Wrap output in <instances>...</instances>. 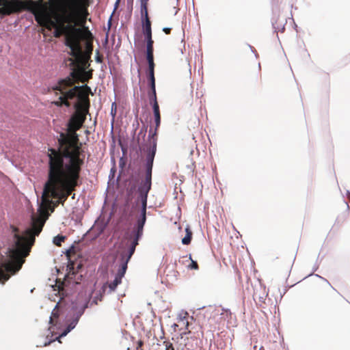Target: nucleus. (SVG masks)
<instances>
[{
    "instance_id": "obj_14",
    "label": "nucleus",
    "mask_w": 350,
    "mask_h": 350,
    "mask_svg": "<svg viewBox=\"0 0 350 350\" xmlns=\"http://www.w3.org/2000/svg\"><path fill=\"white\" fill-rule=\"evenodd\" d=\"M145 21L144 26V33L152 32L151 30V24L149 18H147Z\"/></svg>"
},
{
    "instance_id": "obj_9",
    "label": "nucleus",
    "mask_w": 350,
    "mask_h": 350,
    "mask_svg": "<svg viewBox=\"0 0 350 350\" xmlns=\"http://www.w3.org/2000/svg\"><path fill=\"white\" fill-rule=\"evenodd\" d=\"M146 58L148 63V69L154 68L153 52L146 53Z\"/></svg>"
},
{
    "instance_id": "obj_20",
    "label": "nucleus",
    "mask_w": 350,
    "mask_h": 350,
    "mask_svg": "<svg viewBox=\"0 0 350 350\" xmlns=\"http://www.w3.org/2000/svg\"><path fill=\"white\" fill-rule=\"evenodd\" d=\"M154 121H155L156 126L158 127L160 124V120H161L160 114L154 115Z\"/></svg>"
},
{
    "instance_id": "obj_19",
    "label": "nucleus",
    "mask_w": 350,
    "mask_h": 350,
    "mask_svg": "<svg viewBox=\"0 0 350 350\" xmlns=\"http://www.w3.org/2000/svg\"><path fill=\"white\" fill-rule=\"evenodd\" d=\"M153 41L146 42V53L153 52Z\"/></svg>"
},
{
    "instance_id": "obj_18",
    "label": "nucleus",
    "mask_w": 350,
    "mask_h": 350,
    "mask_svg": "<svg viewBox=\"0 0 350 350\" xmlns=\"http://www.w3.org/2000/svg\"><path fill=\"white\" fill-rule=\"evenodd\" d=\"M189 259L191 260V264L188 265V268L191 269H198V264L196 261L191 259V255H189Z\"/></svg>"
},
{
    "instance_id": "obj_23",
    "label": "nucleus",
    "mask_w": 350,
    "mask_h": 350,
    "mask_svg": "<svg viewBox=\"0 0 350 350\" xmlns=\"http://www.w3.org/2000/svg\"><path fill=\"white\" fill-rule=\"evenodd\" d=\"M170 30H171V28H170V27H164V28L163 29V31L165 33H170Z\"/></svg>"
},
{
    "instance_id": "obj_21",
    "label": "nucleus",
    "mask_w": 350,
    "mask_h": 350,
    "mask_svg": "<svg viewBox=\"0 0 350 350\" xmlns=\"http://www.w3.org/2000/svg\"><path fill=\"white\" fill-rule=\"evenodd\" d=\"M146 42L152 41V32L144 33Z\"/></svg>"
},
{
    "instance_id": "obj_7",
    "label": "nucleus",
    "mask_w": 350,
    "mask_h": 350,
    "mask_svg": "<svg viewBox=\"0 0 350 350\" xmlns=\"http://www.w3.org/2000/svg\"><path fill=\"white\" fill-rule=\"evenodd\" d=\"M148 70H149V80H150L151 90L152 92V94H156L154 68L148 69Z\"/></svg>"
},
{
    "instance_id": "obj_24",
    "label": "nucleus",
    "mask_w": 350,
    "mask_h": 350,
    "mask_svg": "<svg viewBox=\"0 0 350 350\" xmlns=\"http://www.w3.org/2000/svg\"><path fill=\"white\" fill-rule=\"evenodd\" d=\"M61 285L62 284H59V285H57V284H55V287L57 288L58 293H60V292L62 291Z\"/></svg>"
},
{
    "instance_id": "obj_28",
    "label": "nucleus",
    "mask_w": 350,
    "mask_h": 350,
    "mask_svg": "<svg viewBox=\"0 0 350 350\" xmlns=\"http://www.w3.org/2000/svg\"><path fill=\"white\" fill-rule=\"evenodd\" d=\"M70 250H67V256H68V254L70 253Z\"/></svg>"
},
{
    "instance_id": "obj_8",
    "label": "nucleus",
    "mask_w": 350,
    "mask_h": 350,
    "mask_svg": "<svg viewBox=\"0 0 350 350\" xmlns=\"http://www.w3.org/2000/svg\"><path fill=\"white\" fill-rule=\"evenodd\" d=\"M185 232H186V234L182 239V243L183 245H188L191 242V235H192L191 231L190 230L189 226L186 227Z\"/></svg>"
},
{
    "instance_id": "obj_17",
    "label": "nucleus",
    "mask_w": 350,
    "mask_h": 350,
    "mask_svg": "<svg viewBox=\"0 0 350 350\" xmlns=\"http://www.w3.org/2000/svg\"><path fill=\"white\" fill-rule=\"evenodd\" d=\"M117 105L115 102L112 103L111 107V115L112 116L113 120H114L116 115Z\"/></svg>"
},
{
    "instance_id": "obj_15",
    "label": "nucleus",
    "mask_w": 350,
    "mask_h": 350,
    "mask_svg": "<svg viewBox=\"0 0 350 350\" xmlns=\"http://www.w3.org/2000/svg\"><path fill=\"white\" fill-rule=\"evenodd\" d=\"M59 302L55 305V308H53L51 315L50 317L49 322L50 323H52L53 322V319L57 318L58 317V310H57V308L58 306Z\"/></svg>"
},
{
    "instance_id": "obj_1",
    "label": "nucleus",
    "mask_w": 350,
    "mask_h": 350,
    "mask_svg": "<svg viewBox=\"0 0 350 350\" xmlns=\"http://www.w3.org/2000/svg\"><path fill=\"white\" fill-rule=\"evenodd\" d=\"M89 31H54V36L59 38L64 35L66 45L69 47V65L71 66V77H66L53 87L59 92V100L54 102L57 106L63 104L69 107L73 105L75 113L68 124V133H61L58 139L60 148H50L48 151L49 174L45 183L41 200L36 213L31 215L30 226L22 235L15 234L14 245L8 251V258L0 264V283L4 284L11 274L18 271L24 263V258L30 251L35 237L42 231L45 221L53 212L55 206L63 202L77 185L83 161L79 158V148L77 146L75 131L83 123L88 111V94L90 88L87 85L75 86L68 89L74 81L84 82L92 77L90 70H87L92 48L84 52L81 40L88 38Z\"/></svg>"
},
{
    "instance_id": "obj_2",
    "label": "nucleus",
    "mask_w": 350,
    "mask_h": 350,
    "mask_svg": "<svg viewBox=\"0 0 350 350\" xmlns=\"http://www.w3.org/2000/svg\"><path fill=\"white\" fill-rule=\"evenodd\" d=\"M88 301V297H85L82 300L77 303H72V307L71 308V312L73 314L74 317L72 318L71 322L68 324L66 329L57 337L52 340H49L48 342H44V346H46L49 345L52 341L55 340H58L61 337H64L67 335L71 330H72L78 323L79 319L80 317L83 314L85 309L87 307Z\"/></svg>"
},
{
    "instance_id": "obj_26",
    "label": "nucleus",
    "mask_w": 350,
    "mask_h": 350,
    "mask_svg": "<svg viewBox=\"0 0 350 350\" xmlns=\"http://www.w3.org/2000/svg\"><path fill=\"white\" fill-rule=\"evenodd\" d=\"M166 350H174L172 347V345H170L169 346L166 345Z\"/></svg>"
},
{
    "instance_id": "obj_27",
    "label": "nucleus",
    "mask_w": 350,
    "mask_h": 350,
    "mask_svg": "<svg viewBox=\"0 0 350 350\" xmlns=\"http://www.w3.org/2000/svg\"><path fill=\"white\" fill-rule=\"evenodd\" d=\"M119 2H120V0H116V5H115V8L117 7V5H118Z\"/></svg>"
},
{
    "instance_id": "obj_16",
    "label": "nucleus",
    "mask_w": 350,
    "mask_h": 350,
    "mask_svg": "<svg viewBox=\"0 0 350 350\" xmlns=\"http://www.w3.org/2000/svg\"><path fill=\"white\" fill-rule=\"evenodd\" d=\"M152 165H153L152 162H149V161L146 162V176H152Z\"/></svg>"
},
{
    "instance_id": "obj_22",
    "label": "nucleus",
    "mask_w": 350,
    "mask_h": 350,
    "mask_svg": "<svg viewBox=\"0 0 350 350\" xmlns=\"http://www.w3.org/2000/svg\"><path fill=\"white\" fill-rule=\"evenodd\" d=\"M67 268H68V270L69 271H68V274H69L72 271V270L74 269L73 264L70 263V264L68 265Z\"/></svg>"
},
{
    "instance_id": "obj_12",
    "label": "nucleus",
    "mask_w": 350,
    "mask_h": 350,
    "mask_svg": "<svg viewBox=\"0 0 350 350\" xmlns=\"http://www.w3.org/2000/svg\"><path fill=\"white\" fill-rule=\"evenodd\" d=\"M152 100H153L152 108H153L154 115L160 114L159 105L157 101L156 94H152Z\"/></svg>"
},
{
    "instance_id": "obj_5",
    "label": "nucleus",
    "mask_w": 350,
    "mask_h": 350,
    "mask_svg": "<svg viewBox=\"0 0 350 350\" xmlns=\"http://www.w3.org/2000/svg\"><path fill=\"white\" fill-rule=\"evenodd\" d=\"M126 264L121 263L114 280L108 284L109 292L115 291L116 287L122 282V279L126 273Z\"/></svg>"
},
{
    "instance_id": "obj_4",
    "label": "nucleus",
    "mask_w": 350,
    "mask_h": 350,
    "mask_svg": "<svg viewBox=\"0 0 350 350\" xmlns=\"http://www.w3.org/2000/svg\"><path fill=\"white\" fill-rule=\"evenodd\" d=\"M152 176H146L145 180H143L139 187V198L142 202V210L140 218L146 219V206L148 193L151 188Z\"/></svg>"
},
{
    "instance_id": "obj_25",
    "label": "nucleus",
    "mask_w": 350,
    "mask_h": 350,
    "mask_svg": "<svg viewBox=\"0 0 350 350\" xmlns=\"http://www.w3.org/2000/svg\"><path fill=\"white\" fill-rule=\"evenodd\" d=\"M148 0H140V4H147Z\"/></svg>"
},
{
    "instance_id": "obj_6",
    "label": "nucleus",
    "mask_w": 350,
    "mask_h": 350,
    "mask_svg": "<svg viewBox=\"0 0 350 350\" xmlns=\"http://www.w3.org/2000/svg\"><path fill=\"white\" fill-rule=\"evenodd\" d=\"M188 316V313L187 312H180L177 317V323H174L173 327H180V329H184L182 334H185L189 326V322L187 319V317Z\"/></svg>"
},
{
    "instance_id": "obj_13",
    "label": "nucleus",
    "mask_w": 350,
    "mask_h": 350,
    "mask_svg": "<svg viewBox=\"0 0 350 350\" xmlns=\"http://www.w3.org/2000/svg\"><path fill=\"white\" fill-rule=\"evenodd\" d=\"M65 239V237L62 235H57L53 239V243L56 245H61L62 242Z\"/></svg>"
},
{
    "instance_id": "obj_11",
    "label": "nucleus",
    "mask_w": 350,
    "mask_h": 350,
    "mask_svg": "<svg viewBox=\"0 0 350 350\" xmlns=\"http://www.w3.org/2000/svg\"><path fill=\"white\" fill-rule=\"evenodd\" d=\"M141 15L143 20L148 18L147 4H140Z\"/></svg>"
},
{
    "instance_id": "obj_10",
    "label": "nucleus",
    "mask_w": 350,
    "mask_h": 350,
    "mask_svg": "<svg viewBox=\"0 0 350 350\" xmlns=\"http://www.w3.org/2000/svg\"><path fill=\"white\" fill-rule=\"evenodd\" d=\"M156 152V144L154 143L152 149L149 151L146 156V161L152 162L154 161V155Z\"/></svg>"
},
{
    "instance_id": "obj_3",
    "label": "nucleus",
    "mask_w": 350,
    "mask_h": 350,
    "mask_svg": "<svg viewBox=\"0 0 350 350\" xmlns=\"http://www.w3.org/2000/svg\"><path fill=\"white\" fill-rule=\"evenodd\" d=\"M146 222V219L139 218L137 222V228L134 230V239L130 245L129 251L122 254V262L121 263H125L126 267L127 268V264L133 254L135 247L138 244L139 239L142 237L143 234V228Z\"/></svg>"
}]
</instances>
